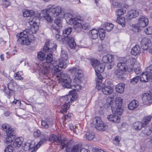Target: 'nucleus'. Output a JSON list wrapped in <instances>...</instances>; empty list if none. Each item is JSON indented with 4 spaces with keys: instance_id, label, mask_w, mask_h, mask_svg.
<instances>
[{
    "instance_id": "f257e3e1",
    "label": "nucleus",
    "mask_w": 152,
    "mask_h": 152,
    "mask_svg": "<svg viewBox=\"0 0 152 152\" xmlns=\"http://www.w3.org/2000/svg\"><path fill=\"white\" fill-rule=\"evenodd\" d=\"M64 17L68 24L73 25V28L77 32H80L83 30H86L89 27L88 23L82 24L81 23L83 20L81 18L74 14L65 12L64 14Z\"/></svg>"
},
{
    "instance_id": "f03ea898",
    "label": "nucleus",
    "mask_w": 152,
    "mask_h": 152,
    "mask_svg": "<svg viewBox=\"0 0 152 152\" xmlns=\"http://www.w3.org/2000/svg\"><path fill=\"white\" fill-rule=\"evenodd\" d=\"M30 29H26L19 34H18V42L21 45H29L31 42L34 40V36L31 33Z\"/></svg>"
},
{
    "instance_id": "7ed1b4c3",
    "label": "nucleus",
    "mask_w": 152,
    "mask_h": 152,
    "mask_svg": "<svg viewBox=\"0 0 152 152\" xmlns=\"http://www.w3.org/2000/svg\"><path fill=\"white\" fill-rule=\"evenodd\" d=\"M71 94H69L64 96H62L60 99L61 102L64 101L65 103H64L61 106V110L60 111L61 113H64L66 112L69 107V104L76 99V93L75 91H73L71 92Z\"/></svg>"
},
{
    "instance_id": "20e7f679",
    "label": "nucleus",
    "mask_w": 152,
    "mask_h": 152,
    "mask_svg": "<svg viewBox=\"0 0 152 152\" xmlns=\"http://www.w3.org/2000/svg\"><path fill=\"white\" fill-rule=\"evenodd\" d=\"M50 135V134L46 132H44L42 134V140L40 141L37 144L35 147L33 146L30 142H25L23 144V149L25 151H31V152H34L35 150H37L39 148L41 145L46 141L48 138V136Z\"/></svg>"
},
{
    "instance_id": "39448f33",
    "label": "nucleus",
    "mask_w": 152,
    "mask_h": 152,
    "mask_svg": "<svg viewBox=\"0 0 152 152\" xmlns=\"http://www.w3.org/2000/svg\"><path fill=\"white\" fill-rule=\"evenodd\" d=\"M123 99L121 97L115 98V104L111 106V110L113 113L121 115L123 111L122 108Z\"/></svg>"
},
{
    "instance_id": "423d86ee",
    "label": "nucleus",
    "mask_w": 152,
    "mask_h": 152,
    "mask_svg": "<svg viewBox=\"0 0 152 152\" xmlns=\"http://www.w3.org/2000/svg\"><path fill=\"white\" fill-rule=\"evenodd\" d=\"M56 76L57 77H59L58 79L64 87L70 88L71 86L70 83L72 79L69 76L63 72L56 75Z\"/></svg>"
},
{
    "instance_id": "0eeeda50",
    "label": "nucleus",
    "mask_w": 152,
    "mask_h": 152,
    "mask_svg": "<svg viewBox=\"0 0 152 152\" xmlns=\"http://www.w3.org/2000/svg\"><path fill=\"white\" fill-rule=\"evenodd\" d=\"M65 61H63L62 60H60L58 62V64L57 63V61H53V64H50V67L51 69H53L54 71V75L60 74L61 73V69L62 68H65L66 66V63Z\"/></svg>"
},
{
    "instance_id": "6e6552de",
    "label": "nucleus",
    "mask_w": 152,
    "mask_h": 152,
    "mask_svg": "<svg viewBox=\"0 0 152 152\" xmlns=\"http://www.w3.org/2000/svg\"><path fill=\"white\" fill-rule=\"evenodd\" d=\"M69 71L72 73H74V82L75 83H80L81 79L83 76L82 71L75 67L69 69Z\"/></svg>"
},
{
    "instance_id": "1a4fd4ad",
    "label": "nucleus",
    "mask_w": 152,
    "mask_h": 152,
    "mask_svg": "<svg viewBox=\"0 0 152 152\" xmlns=\"http://www.w3.org/2000/svg\"><path fill=\"white\" fill-rule=\"evenodd\" d=\"M140 79L144 82H148L150 79H152V64L147 67L146 72L142 73Z\"/></svg>"
},
{
    "instance_id": "9d476101",
    "label": "nucleus",
    "mask_w": 152,
    "mask_h": 152,
    "mask_svg": "<svg viewBox=\"0 0 152 152\" xmlns=\"http://www.w3.org/2000/svg\"><path fill=\"white\" fill-rule=\"evenodd\" d=\"M37 69L39 71V74L41 75L46 76L48 77L50 72V70H52L54 74V71L50 67V66L48 65V63H44L39 65Z\"/></svg>"
},
{
    "instance_id": "9b49d317",
    "label": "nucleus",
    "mask_w": 152,
    "mask_h": 152,
    "mask_svg": "<svg viewBox=\"0 0 152 152\" xmlns=\"http://www.w3.org/2000/svg\"><path fill=\"white\" fill-rule=\"evenodd\" d=\"M49 140L50 142H56L57 143H61V147L64 146V145H67V140L61 136H57L53 134L50 136Z\"/></svg>"
},
{
    "instance_id": "f8f14e48",
    "label": "nucleus",
    "mask_w": 152,
    "mask_h": 152,
    "mask_svg": "<svg viewBox=\"0 0 152 152\" xmlns=\"http://www.w3.org/2000/svg\"><path fill=\"white\" fill-rule=\"evenodd\" d=\"M149 22L148 19L146 16L141 15L138 18V22L134 27L138 31L139 27H145L148 25Z\"/></svg>"
},
{
    "instance_id": "ddd939ff",
    "label": "nucleus",
    "mask_w": 152,
    "mask_h": 152,
    "mask_svg": "<svg viewBox=\"0 0 152 152\" xmlns=\"http://www.w3.org/2000/svg\"><path fill=\"white\" fill-rule=\"evenodd\" d=\"M92 123L95 125L96 129L99 130L104 131L107 127L103 123L100 117L99 116L95 117L93 118Z\"/></svg>"
},
{
    "instance_id": "4468645a",
    "label": "nucleus",
    "mask_w": 152,
    "mask_h": 152,
    "mask_svg": "<svg viewBox=\"0 0 152 152\" xmlns=\"http://www.w3.org/2000/svg\"><path fill=\"white\" fill-rule=\"evenodd\" d=\"M69 141L67 140V145H64L62 148H65L66 152H79L82 148V145L81 144H77L70 148H69Z\"/></svg>"
},
{
    "instance_id": "2eb2a0df",
    "label": "nucleus",
    "mask_w": 152,
    "mask_h": 152,
    "mask_svg": "<svg viewBox=\"0 0 152 152\" xmlns=\"http://www.w3.org/2000/svg\"><path fill=\"white\" fill-rule=\"evenodd\" d=\"M38 19L35 17H30L28 23L31 26V30L32 33H35L38 29L39 26L38 23Z\"/></svg>"
},
{
    "instance_id": "dca6fc26",
    "label": "nucleus",
    "mask_w": 152,
    "mask_h": 152,
    "mask_svg": "<svg viewBox=\"0 0 152 152\" xmlns=\"http://www.w3.org/2000/svg\"><path fill=\"white\" fill-rule=\"evenodd\" d=\"M141 47L144 50L149 49L151 46V41L149 39L143 38L141 42Z\"/></svg>"
},
{
    "instance_id": "f3484780",
    "label": "nucleus",
    "mask_w": 152,
    "mask_h": 152,
    "mask_svg": "<svg viewBox=\"0 0 152 152\" xmlns=\"http://www.w3.org/2000/svg\"><path fill=\"white\" fill-rule=\"evenodd\" d=\"M142 99L144 104L149 105L152 103V96L150 94L146 93L142 95Z\"/></svg>"
},
{
    "instance_id": "a211bd4d",
    "label": "nucleus",
    "mask_w": 152,
    "mask_h": 152,
    "mask_svg": "<svg viewBox=\"0 0 152 152\" xmlns=\"http://www.w3.org/2000/svg\"><path fill=\"white\" fill-rule=\"evenodd\" d=\"M2 127L3 130L6 132L7 136L10 135L12 137H13V136H15L14 134V131L13 129L11 128L10 125L4 124L2 125Z\"/></svg>"
},
{
    "instance_id": "6ab92c4d",
    "label": "nucleus",
    "mask_w": 152,
    "mask_h": 152,
    "mask_svg": "<svg viewBox=\"0 0 152 152\" xmlns=\"http://www.w3.org/2000/svg\"><path fill=\"white\" fill-rule=\"evenodd\" d=\"M62 11V9L59 6L50 8V11L54 17H56L60 15Z\"/></svg>"
},
{
    "instance_id": "aec40b11",
    "label": "nucleus",
    "mask_w": 152,
    "mask_h": 152,
    "mask_svg": "<svg viewBox=\"0 0 152 152\" xmlns=\"http://www.w3.org/2000/svg\"><path fill=\"white\" fill-rule=\"evenodd\" d=\"M126 72L125 71L116 69L115 70L114 73L116 78L119 79L123 80L126 76Z\"/></svg>"
},
{
    "instance_id": "412c9836",
    "label": "nucleus",
    "mask_w": 152,
    "mask_h": 152,
    "mask_svg": "<svg viewBox=\"0 0 152 152\" xmlns=\"http://www.w3.org/2000/svg\"><path fill=\"white\" fill-rule=\"evenodd\" d=\"M54 122L51 119H46L45 120H42L41 121V127L43 128H48L49 126L53 124Z\"/></svg>"
},
{
    "instance_id": "4be33fe9",
    "label": "nucleus",
    "mask_w": 152,
    "mask_h": 152,
    "mask_svg": "<svg viewBox=\"0 0 152 152\" xmlns=\"http://www.w3.org/2000/svg\"><path fill=\"white\" fill-rule=\"evenodd\" d=\"M139 15L138 12L135 10H132L129 11L126 15V18L128 20H130L134 18Z\"/></svg>"
},
{
    "instance_id": "5701e85b",
    "label": "nucleus",
    "mask_w": 152,
    "mask_h": 152,
    "mask_svg": "<svg viewBox=\"0 0 152 152\" xmlns=\"http://www.w3.org/2000/svg\"><path fill=\"white\" fill-rule=\"evenodd\" d=\"M141 53V48L140 47L136 45L132 49L131 51L132 54L134 56L138 55Z\"/></svg>"
},
{
    "instance_id": "b1692460",
    "label": "nucleus",
    "mask_w": 152,
    "mask_h": 152,
    "mask_svg": "<svg viewBox=\"0 0 152 152\" xmlns=\"http://www.w3.org/2000/svg\"><path fill=\"white\" fill-rule=\"evenodd\" d=\"M113 59V56L109 54L103 56L102 60L104 63H107L112 62Z\"/></svg>"
},
{
    "instance_id": "393cba45",
    "label": "nucleus",
    "mask_w": 152,
    "mask_h": 152,
    "mask_svg": "<svg viewBox=\"0 0 152 152\" xmlns=\"http://www.w3.org/2000/svg\"><path fill=\"white\" fill-rule=\"evenodd\" d=\"M107 118L109 120L115 123H119L120 121L119 117L114 115L111 114L108 115Z\"/></svg>"
},
{
    "instance_id": "a878e982",
    "label": "nucleus",
    "mask_w": 152,
    "mask_h": 152,
    "mask_svg": "<svg viewBox=\"0 0 152 152\" xmlns=\"http://www.w3.org/2000/svg\"><path fill=\"white\" fill-rule=\"evenodd\" d=\"M98 31L95 29H93L90 30L89 34L91 38L93 39H96L98 37Z\"/></svg>"
},
{
    "instance_id": "bb28decb",
    "label": "nucleus",
    "mask_w": 152,
    "mask_h": 152,
    "mask_svg": "<svg viewBox=\"0 0 152 152\" xmlns=\"http://www.w3.org/2000/svg\"><path fill=\"white\" fill-rule=\"evenodd\" d=\"M138 105V102L137 100H134L129 103L128 107L129 110H132L137 108Z\"/></svg>"
},
{
    "instance_id": "cd10ccee",
    "label": "nucleus",
    "mask_w": 152,
    "mask_h": 152,
    "mask_svg": "<svg viewBox=\"0 0 152 152\" xmlns=\"http://www.w3.org/2000/svg\"><path fill=\"white\" fill-rule=\"evenodd\" d=\"M14 140L13 145L15 148L20 147L23 141L22 137L17 138Z\"/></svg>"
},
{
    "instance_id": "c85d7f7f",
    "label": "nucleus",
    "mask_w": 152,
    "mask_h": 152,
    "mask_svg": "<svg viewBox=\"0 0 152 152\" xmlns=\"http://www.w3.org/2000/svg\"><path fill=\"white\" fill-rule=\"evenodd\" d=\"M124 84L123 83H119L116 86V91L117 93L121 94L124 92Z\"/></svg>"
},
{
    "instance_id": "c756f323",
    "label": "nucleus",
    "mask_w": 152,
    "mask_h": 152,
    "mask_svg": "<svg viewBox=\"0 0 152 152\" xmlns=\"http://www.w3.org/2000/svg\"><path fill=\"white\" fill-rule=\"evenodd\" d=\"M118 69L126 72L128 69L126 64L124 62H120L117 64Z\"/></svg>"
},
{
    "instance_id": "7c9ffc66",
    "label": "nucleus",
    "mask_w": 152,
    "mask_h": 152,
    "mask_svg": "<svg viewBox=\"0 0 152 152\" xmlns=\"http://www.w3.org/2000/svg\"><path fill=\"white\" fill-rule=\"evenodd\" d=\"M49 42H46L45 43L43 48V50L45 52H47L49 51L50 52H52L53 50L56 49V48H51L49 46Z\"/></svg>"
},
{
    "instance_id": "2f4dec72",
    "label": "nucleus",
    "mask_w": 152,
    "mask_h": 152,
    "mask_svg": "<svg viewBox=\"0 0 152 152\" xmlns=\"http://www.w3.org/2000/svg\"><path fill=\"white\" fill-rule=\"evenodd\" d=\"M102 91L105 95L110 94L113 92V88L110 86H105L102 88Z\"/></svg>"
},
{
    "instance_id": "473e14b6",
    "label": "nucleus",
    "mask_w": 152,
    "mask_h": 152,
    "mask_svg": "<svg viewBox=\"0 0 152 152\" xmlns=\"http://www.w3.org/2000/svg\"><path fill=\"white\" fill-rule=\"evenodd\" d=\"M65 40L67 41L68 44L71 48L74 49L75 48L76 45L72 37H67V39Z\"/></svg>"
},
{
    "instance_id": "72a5a7b5",
    "label": "nucleus",
    "mask_w": 152,
    "mask_h": 152,
    "mask_svg": "<svg viewBox=\"0 0 152 152\" xmlns=\"http://www.w3.org/2000/svg\"><path fill=\"white\" fill-rule=\"evenodd\" d=\"M133 128L134 130L138 131L141 129L143 126L142 123L140 121L136 122L133 124Z\"/></svg>"
},
{
    "instance_id": "f704fd0d",
    "label": "nucleus",
    "mask_w": 152,
    "mask_h": 152,
    "mask_svg": "<svg viewBox=\"0 0 152 152\" xmlns=\"http://www.w3.org/2000/svg\"><path fill=\"white\" fill-rule=\"evenodd\" d=\"M76 84H76L75 85H72L71 87L70 88H72L73 89V91H71L69 92V94H71V92L72 91H74L75 92L77 93L76 92V91H79L80 90L82 89V86H80L79 84L80 83H75ZM77 94H76V98H77Z\"/></svg>"
},
{
    "instance_id": "c9c22d12",
    "label": "nucleus",
    "mask_w": 152,
    "mask_h": 152,
    "mask_svg": "<svg viewBox=\"0 0 152 152\" xmlns=\"http://www.w3.org/2000/svg\"><path fill=\"white\" fill-rule=\"evenodd\" d=\"M95 137V135L92 132H87L83 136V138L88 140H92Z\"/></svg>"
},
{
    "instance_id": "e433bc0d",
    "label": "nucleus",
    "mask_w": 152,
    "mask_h": 152,
    "mask_svg": "<svg viewBox=\"0 0 152 152\" xmlns=\"http://www.w3.org/2000/svg\"><path fill=\"white\" fill-rule=\"evenodd\" d=\"M105 65L104 64H100L95 68L96 73L97 72L99 73L102 72L104 69Z\"/></svg>"
},
{
    "instance_id": "4c0bfd02",
    "label": "nucleus",
    "mask_w": 152,
    "mask_h": 152,
    "mask_svg": "<svg viewBox=\"0 0 152 152\" xmlns=\"http://www.w3.org/2000/svg\"><path fill=\"white\" fill-rule=\"evenodd\" d=\"M114 25L112 23L108 22L105 23L103 25V27L105 28L106 30L108 31H110L113 28Z\"/></svg>"
},
{
    "instance_id": "58836bf2",
    "label": "nucleus",
    "mask_w": 152,
    "mask_h": 152,
    "mask_svg": "<svg viewBox=\"0 0 152 152\" xmlns=\"http://www.w3.org/2000/svg\"><path fill=\"white\" fill-rule=\"evenodd\" d=\"M72 28H66L63 31V34L65 37V39H67V37H70L68 35H69L72 31Z\"/></svg>"
},
{
    "instance_id": "ea45409f",
    "label": "nucleus",
    "mask_w": 152,
    "mask_h": 152,
    "mask_svg": "<svg viewBox=\"0 0 152 152\" xmlns=\"http://www.w3.org/2000/svg\"><path fill=\"white\" fill-rule=\"evenodd\" d=\"M152 118V116L151 115H149L144 117L142 120V122L143 126H145L147 125L150 121Z\"/></svg>"
},
{
    "instance_id": "a19ab883",
    "label": "nucleus",
    "mask_w": 152,
    "mask_h": 152,
    "mask_svg": "<svg viewBox=\"0 0 152 152\" xmlns=\"http://www.w3.org/2000/svg\"><path fill=\"white\" fill-rule=\"evenodd\" d=\"M53 56L52 54L51 53H49L48 54L46 57V62H45L44 63H48V65L50 66V64H53V63H51L53 62Z\"/></svg>"
},
{
    "instance_id": "79ce46f5",
    "label": "nucleus",
    "mask_w": 152,
    "mask_h": 152,
    "mask_svg": "<svg viewBox=\"0 0 152 152\" xmlns=\"http://www.w3.org/2000/svg\"><path fill=\"white\" fill-rule=\"evenodd\" d=\"M151 130L149 127H147L142 130L141 134H143L142 135L143 136H149L151 134Z\"/></svg>"
},
{
    "instance_id": "37998d69",
    "label": "nucleus",
    "mask_w": 152,
    "mask_h": 152,
    "mask_svg": "<svg viewBox=\"0 0 152 152\" xmlns=\"http://www.w3.org/2000/svg\"><path fill=\"white\" fill-rule=\"evenodd\" d=\"M61 58L60 60L63 61H66L68 58L67 52L64 50H61Z\"/></svg>"
},
{
    "instance_id": "c03bdc74",
    "label": "nucleus",
    "mask_w": 152,
    "mask_h": 152,
    "mask_svg": "<svg viewBox=\"0 0 152 152\" xmlns=\"http://www.w3.org/2000/svg\"><path fill=\"white\" fill-rule=\"evenodd\" d=\"M117 22L123 27L125 25V19L123 17H118L117 18Z\"/></svg>"
},
{
    "instance_id": "a18cd8bd",
    "label": "nucleus",
    "mask_w": 152,
    "mask_h": 152,
    "mask_svg": "<svg viewBox=\"0 0 152 152\" xmlns=\"http://www.w3.org/2000/svg\"><path fill=\"white\" fill-rule=\"evenodd\" d=\"M105 86V85L103 83H102V81H98V80H96V89L98 90H102Z\"/></svg>"
},
{
    "instance_id": "49530a36",
    "label": "nucleus",
    "mask_w": 152,
    "mask_h": 152,
    "mask_svg": "<svg viewBox=\"0 0 152 152\" xmlns=\"http://www.w3.org/2000/svg\"><path fill=\"white\" fill-rule=\"evenodd\" d=\"M99 37L101 40H103L105 37L104 30L103 28H100L99 29Z\"/></svg>"
},
{
    "instance_id": "de8ad7c7",
    "label": "nucleus",
    "mask_w": 152,
    "mask_h": 152,
    "mask_svg": "<svg viewBox=\"0 0 152 152\" xmlns=\"http://www.w3.org/2000/svg\"><path fill=\"white\" fill-rule=\"evenodd\" d=\"M34 14V11L32 10H26L23 12V16L24 17H28L31 16Z\"/></svg>"
},
{
    "instance_id": "09e8293b",
    "label": "nucleus",
    "mask_w": 152,
    "mask_h": 152,
    "mask_svg": "<svg viewBox=\"0 0 152 152\" xmlns=\"http://www.w3.org/2000/svg\"><path fill=\"white\" fill-rule=\"evenodd\" d=\"M55 23L59 27L61 28L62 27V21L61 19L58 18H56L54 21Z\"/></svg>"
},
{
    "instance_id": "8fccbe9b",
    "label": "nucleus",
    "mask_w": 152,
    "mask_h": 152,
    "mask_svg": "<svg viewBox=\"0 0 152 152\" xmlns=\"http://www.w3.org/2000/svg\"><path fill=\"white\" fill-rule=\"evenodd\" d=\"M7 137L6 138L5 140V142L7 143H10L13 141L15 138V136H13V137H12L11 136H7Z\"/></svg>"
},
{
    "instance_id": "3c124183",
    "label": "nucleus",
    "mask_w": 152,
    "mask_h": 152,
    "mask_svg": "<svg viewBox=\"0 0 152 152\" xmlns=\"http://www.w3.org/2000/svg\"><path fill=\"white\" fill-rule=\"evenodd\" d=\"M37 58L40 61L44 60L45 58V54L42 52H39L37 54Z\"/></svg>"
},
{
    "instance_id": "603ef678",
    "label": "nucleus",
    "mask_w": 152,
    "mask_h": 152,
    "mask_svg": "<svg viewBox=\"0 0 152 152\" xmlns=\"http://www.w3.org/2000/svg\"><path fill=\"white\" fill-rule=\"evenodd\" d=\"M121 9H118L116 10V14L119 16L123 15L126 12V10L122 9V7L121 8Z\"/></svg>"
},
{
    "instance_id": "864d4df0",
    "label": "nucleus",
    "mask_w": 152,
    "mask_h": 152,
    "mask_svg": "<svg viewBox=\"0 0 152 152\" xmlns=\"http://www.w3.org/2000/svg\"><path fill=\"white\" fill-rule=\"evenodd\" d=\"M112 6L114 8H121L123 7L122 4L118 2H113Z\"/></svg>"
},
{
    "instance_id": "5fc2aeb1",
    "label": "nucleus",
    "mask_w": 152,
    "mask_h": 152,
    "mask_svg": "<svg viewBox=\"0 0 152 152\" xmlns=\"http://www.w3.org/2000/svg\"><path fill=\"white\" fill-rule=\"evenodd\" d=\"M14 148V146H12L11 145H8L4 150V152H12Z\"/></svg>"
},
{
    "instance_id": "6e6d98bb",
    "label": "nucleus",
    "mask_w": 152,
    "mask_h": 152,
    "mask_svg": "<svg viewBox=\"0 0 152 152\" xmlns=\"http://www.w3.org/2000/svg\"><path fill=\"white\" fill-rule=\"evenodd\" d=\"M50 11V9H46L41 11L40 14V16L41 17H44L46 15V14H48L47 12Z\"/></svg>"
},
{
    "instance_id": "4d7b16f0",
    "label": "nucleus",
    "mask_w": 152,
    "mask_h": 152,
    "mask_svg": "<svg viewBox=\"0 0 152 152\" xmlns=\"http://www.w3.org/2000/svg\"><path fill=\"white\" fill-rule=\"evenodd\" d=\"M145 32L148 35L152 34V27H148L144 30Z\"/></svg>"
},
{
    "instance_id": "13d9d810",
    "label": "nucleus",
    "mask_w": 152,
    "mask_h": 152,
    "mask_svg": "<svg viewBox=\"0 0 152 152\" xmlns=\"http://www.w3.org/2000/svg\"><path fill=\"white\" fill-rule=\"evenodd\" d=\"M140 78V77L137 76L135 77H134L132 79L130 80V82L131 83L133 84H134L136 83L139 81V79Z\"/></svg>"
},
{
    "instance_id": "bf43d9fd",
    "label": "nucleus",
    "mask_w": 152,
    "mask_h": 152,
    "mask_svg": "<svg viewBox=\"0 0 152 152\" xmlns=\"http://www.w3.org/2000/svg\"><path fill=\"white\" fill-rule=\"evenodd\" d=\"M91 63L94 68H95L99 64H100L99 61L97 60H94L91 61Z\"/></svg>"
},
{
    "instance_id": "052dcab7",
    "label": "nucleus",
    "mask_w": 152,
    "mask_h": 152,
    "mask_svg": "<svg viewBox=\"0 0 152 152\" xmlns=\"http://www.w3.org/2000/svg\"><path fill=\"white\" fill-rule=\"evenodd\" d=\"M2 4L4 6L6 7H7L9 6L10 3L9 0H2Z\"/></svg>"
},
{
    "instance_id": "680f3d73",
    "label": "nucleus",
    "mask_w": 152,
    "mask_h": 152,
    "mask_svg": "<svg viewBox=\"0 0 152 152\" xmlns=\"http://www.w3.org/2000/svg\"><path fill=\"white\" fill-rule=\"evenodd\" d=\"M40 131L39 130H37L34 132L33 135L34 137L37 138L40 135Z\"/></svg>"
},
{
    "instance_id": "e2e57ef3",
    "label": "nucleus",
    "mask_w": 152,
    "mask_h": 152,
    "mask_svg": "<svg viewBox=\"0 0 152 152\" xmlns=\"http://www.w3.org/2000/svg\"><path fill=\"white\" fill-rule=\"evenodd\" d=\"M46 20L49 22H50L52 21V19L48 14H46V15L44 17Z\"/></svg>"
},
{
    "instance_id": "0e129e2a",
    "label": "nucleus",
    "mask_w": 152,
    "mask_h": 152,
    "mask_svg": "<svg viewBox=\"0 0 152 152\" xmlns=\"http://www.w3.org/2000/svg\"><path fill=\"white\" fill-rule=\"evenodd\" d=\"M15 79L17 80H21L23 79V77L21 76L20 74L18 72L15 73L14 75Z\"/></svg>"
},
{
    "instance_id": "69168bd1",
    "label": "nucleus",
    "mask_w": 152,
    "mask_h": 152,
    "mask_svg": "<svg viewBox=\"0 0 152 152\" xmlns=\"http://www.w3.org/2000/svg\"><path fill=\"white\" fill-rule=\"evenodd\" d=\"M99 73V72H97V73H96L97 76V78L96 79V80H98V81H102V79H103L102 75Z\"/></svg>"
},
{
    "instance_id": "338daca9",
    "label": "nucleus",
    "mask_w": 152,
    "mask_h": 152,
    "mask_svg": "<svg viewBox=\"0 0 152 152\" xmlns=\"http://www.w3.org/2000/svg\"><path fill=\"white\" fill-rule=\"evenodd\" d=\"M134 71L136 74H138L141 72V70L140 67H137L134 68Z\"/></svg>"
},
{
    "instance_id": "774afa93",
    "label": "nucleus",
    "mask_w": 152,
    "mask_h": 152,
    "mask_svg": "<svg viewBox=\"0 0 152 152\" xmlns=\"http://www.w3.org/2000/svg\"><path fill=\"white\" fill-rule=\"evenodd\" d=\"M113 103L112 99L111 98H108L107 99V104L111 105Z\"/></svg>"
}]
</instances>
